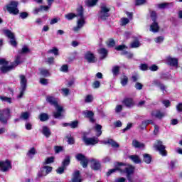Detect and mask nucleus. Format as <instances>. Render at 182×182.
I'll use <instances>...</instances> for the list:
<instances>
[{
    "label": "nucleus",
    "instance_id": "1",
    "mask_svg": "<svg viewBox=\"0 0 182 182\" xmlns=\"http://www.w3.org/2000/svg\"><path fill=\"white\" fill-rule=\"evenodd\" d=\"M117 168L110 169L107 173V176H110L112 173H115L117 170H119L122 173H124L127 174V179L128 182H139V177L134 176V167L130 165H124L123 163H117Z\"/></svg>",
    "mask_w": 182,
    "mask_h": 182
},
{
    "label": "nucleus",
    "instance_id": "2",
    "mask_svg": "<svg viewBox=\"0 0 182 182\" xmlns=\"http://www.w3.org/2000/svg\"><path fill=\"white\" fill-rule=\"evenodd\" d=\"M46 102L55 107L56 111L53 112L54 117L55 119H59V117H61L62 113H63V107H62V105H59V100L51 96H47Z\"/></svg>",
    "mask_w": 182,
    "mask_h": 182
},
{
    "label": "nucleus",
    "instance_id": "3",
    "mask_svg": "<svg viewBox=\"0 0 182 182\" xmlns=\"http://www.w3.org/2000/svg\"><path fill=\"white\" fill-rule=\"evenodd\" d=\"M21 63V56H17L15 62L9 66L8 61H6L4 58L0 59V65H1L0 67V70L2 73H6L7 72L12 70V69H15V68H16V66H18V65H19Z\"/></svg>",
    "mask_w": 182,
    "mask_h": 182
},
{
    "label": "nucleus",
    "instance_id": "4",
    "mask_svg": "<svg viewBox=\"0 0 182 182\" xmlns=\"http://www.w3.org/2000/svg\"><path fill=\"white\" fill-rule=\"evenodd\" d=\"M77 26L73 28L74 32H78V31H80L86 23V18L83 15V7L81 6L77 9Z\"/></svg>",
    "mask_w": 182,
    "mask_h": 182
},
{
    "label": "nucleus",
    "instance_id": "5",
    "mask_svg": "<svg viewBox=\"0 0 182 182\" xmlns=\"http://www.w3.org/2000/svg\"><path fill=\"white\" fill-rule=\"evenodd\" d=\"M110 16V6L106 4H102L98 13V18L101 21H106Z\"/></svg>",
    "mask_w": 182,
    "mask_h": 182
},
{
    "label": "nucleus",
    "instance_id": "6",
    "mask_svg": "<svg viewBox=\"0 0 182 182\" xmlns=\"http://www.w3.org/2000/svg\"><path fill=\"white\" fill-rule=\"evenodd\" d=\"M11 119V109L5 108L0 111V122L4 124L8 123V120Z\"/></svg>",
    "mask_w": 182,
    "mask_h": 182
},
{
    "label": "nucleus",
    "instance_id": "7",
    "mask_svg": "<svg viewBox=\"0 0 182 182\" xmlns=\"http://www.w3.org/2000/svg\"><path fill=\"white\" fill-rule=\"evenodd\" d=\"M7 10L9 14H13V15H18L19 14V10L18 9V3L16 1H11L4 10Z\"/></svg>",
    "mask_w": 182,
    "mask_h": 182
},
{
    "label": "nucleus",
    "instance_id": "8",
    "mask_svg": "<svg viewBox=\"0 0 182 182\" xmlns=\"http://www.w3.org/2000/svg\"><path fill=\"white\" fill-rule=\"evenodd\" d=\"M156 16H157V14H156L155 11H151V18L153 21V23L150 26V31L154 32V33L159 32V31L160 29V27L159 26V23H157V22H156Z\"/></svg>",
    "mask_w": 182,
    "mask_h": 182
},
{
    "label": "nucleus",
    "instance_id": "9",
    "mask_svg": "<svg viewBox=\"0 0 182 182\" xmlns=\"http://www.w3.org/2000/svg\"><path fill=\"white\" fill-rule=\"evenodd\" d=\"M154 147L155 150L159 152L161 156H167V152L166 151V146L163 145V142L158 141L154 145Z\"/></svg>",
    "mask_w": 182,
    "mask_h": 182
},
{
    "label": "nucleus",
    "instance_id": "10",
    "mask_svg": "<svg viewBox=\"0 0 182 182\" xmlns=\"http://www.w3.org/2000/svg\"><path fill=\"white\" fill-rule=\"evenodd\" d=\"M82 141H84L86 146H95L99 143V139L96 137L89 138L86 135L82 136Z\"/></svg>",
    "mask_w": 182,
    "mask_h": 182
},
{
    "label": "nucleus",
    "instance_id": "11",
    "mask_svg": "<svg viewBox=\"0 0 182 182\" xmlns=\"http://www.w3.org/2000/svg\"><path fill=\"white\" fill-rule=\"evenodd\" d=\"M3 32L4 35H6L7 38L10 39V44L11 45V46L16 47L18 43H16V39L15 38V35L14 34V33H12L9 30H4Z\"/></svg>",
    "mask_w": 182,
    "mask_h": 182
},
{
    "label": "nucleus",
    "instance_id": "12",
    "mask_svg": "<svg viewBox=\"0 0 182 182\" xmlns=\"http://www.w3.org/2000/svg\"><path fill=\"white\" fill-rule=\"evenodd\" d=\"M51 171L52 167L46 166L40 169L37 176L38 178H41V177H46V176H48V174H49V173H50Z\"/></svg>",
    "mask_w": 182,
    "mask_h": 182
},
{
    "label": "nucleus",
    "instance_id": "13",
    "mask_svg": "<svg viewBox=\"0 0 182 182\" xmlns=\"http://www.w3.org/2000/svg\"><path fill=\"white\" fill-rule=\"evenodd\" d=\"M0 168L1 171H8L12 168V165H11V161L9 160L0 161Z\"/></svg>",
    "mask_w": 182,
    "mask_h": 182
},
{
    "label": "nucleus",
    "instance_id": "14",
    "mask_svg": "<svg viewBox=\"0 0 182 182\" xmlns=\"http://www.w3.org/2000/svg\"><path fill=\"white\" fill-rule=\"evenodd\" d=\"M116 50H122V55H126L127 58L129 59H131V58H133V53H129L127 51H125V49H127V46L125 45H119L115 48Z\"/></svg>",
    "mask_w": 182,
    "mask_h": 182
},
{
    "label": "nucleus",
    "instance_id": "15",
    "mask_svg": "<svg viewBox=\"0 0 182 182\" xmlns=\"http://www.w3.org/2000/svg\"><path fill=\"white\" fill-rule=\"evenodd\" d=\"M76 159L78 160V161H80V164L84 167V168H86L87 167V164L89 163V161L87 159H86V156H85L82 154H78L76 155Z\"/></svg>",
    "mask_w": 182,
    "mask_h": 182
},
{
    "label": "nucleus",
    "instance_id": "16",
    "mask_svg": "<svg viewBox=\"0 0 182 182\" xmlns=\"http://www.w3.org/2000/svg\"><path fill=\"white\" fill-rule=\"evenodd\" d=\"M84 58L88 63H95V62H96V56L90 51L85 53Z\"/></svg>",
    "mask_w": 182,
    "mask_h": 182
},
{
    "label": "nucleus",
    "instance_id": "17",
    "mask_svg": "<svg viewBox=\"0 0 182 182\" xmlns=\"http://www.w3.org/2000/svg\"><path fill=\"white\" fill-rule=\"evenodd\" d=\"M151 117H154L155 119H159V120H161L163 117H165L166 112H163L160 110H154L151 112Z\"/></svg>",
    "mask_w": 182,
    "mask_h": 182
},
{
    "label": "nucleus",
    "instance_id": "18",
    "mask_svg": "<svg viewBox=\"0 0 182 182\" xmlns=\"http://www.w3.org/2000/svg\"><path fill=\"white\" fill-rule=\"evenodd\" d=\"M166 63L167 65H169V66H174L175 68H177L178 66V60L176 58L167 57Z\"/></svg>",
    "mask_w": 182,
    "mask_h": 182
},
{
    "label": "nucleus",
    "instance_id": "19",
    "mask_svg": "<svg viewBox=\"0 0 182 182\" xmlns=\"http://www.w3.org/2000/svg\"><path fill=\"white\" fill-rule=\"evenodd\" d=\"M91 168L92 170H100V161L96 159H93L90 161Z\"/></svg>",
    "mask_w": 182,
    "mask_h": 182
},
{
    "label": "nucleus",
    "instance_id": "20",
    "mask_svg": "<svg viewBox=\"0 0 182 182\" xmlns=\"http://www.w3.org/2000/svg\"><path fill=\"white\" fill-rule=\"evenodd\" d=\"M19 79H20V88L26 89V86L28 85V79H26V77L23 75H21L19 76Z\"/></svg>",
    "mask_w": 182,
    "mask_h": 182
},
{
    "label": "nucleus",
    "instance_id": "21",
    "mask_svg": "<svg viewBox=\"0 0 182 182\" xmlns=\"http://www.w3.org/2000/svg\"><path fill=\"white\" fill-rule=\"evenodd\" d=\"M82 114L85 117H87V119H90V121L92 123H95V119H93V116L95 114H93V112L85 110L82 112Z\"/></svg>",
    "mask_w": 182,
    "mask_h": 182
},
{
    "label": "nucleus",
    "instance_id": "22",
    "mask_svg": "<svg viewBox=\"0 0 182 182\" xmlns=\"http://www.w3.org/2000/svg\"><path fill=\"white\" fill-rule=\"evenodd\" d=\"M102 144H110L112 147H114L115 149H117L119 147V144L117 142L113 141V139H107V140H104L101 141Z\"/></svg>",
    "mask_w": 182,
    "mask_h": 182
},
{
    "label": "nucleus",
    "instance_id": "23",
    "mask_svg": "<svg viewBox=\"0 0 182 182\" xmlns=\"http://www.w3.org/2000/svg\"><path fill=\"white\" fill-rule=\"evenodd\" d=\"M72 182H82V177L79 171H76L73 174Z\"/></svg>",
    "mask_w": 182,
    "mask_h": 182
},
{
    "label": "nucleus",
    "instance_id": "24",
    "mask_svg": "<svg viewBox=\"0 0 182 182\" xmlns=\"http://www.w3.org/2000/svg\"><path fill=\"white\" fill-rule=\"evenodd\" d=\"M123 103L127 107H133L134 106V102H133V99L132 98L124 99Z\"/></svg>",
    "mask_w": 182,
    "mask_h": 182
},
{
    "label": "nucleus",
    "instance_id": "25",
    "mask_svg": "<svg viewBox=\"0 0 182 182\" xmlns=\"http://www.w3.org/2000/svg\"><path fill=\"white\" fill-rule=\"evenodd\" d=\"M40 75L43 76V77H48L50 76V72H49V70L46 68H40L39 69Z\"/></svg>",
    "mask_w": 182,
    "mask_h": 182
},
{
    "label": "nucleus",
    "instance_id": "26",
    "mask_svg": "<svg viewBox=\"0 0 182 182\" xmlns=\"http://www.w3.org/2000/svg\"><path fill=\"white\" fill-rule=\"evenodd\" d=\"M153 83L155 86H157L158 87H159L161 89V90L163 91L164 93V92H166V86H164V85L161 84V82H160V81L155 80H154Z\"/></svg>",
    "mask_w": 182,
    "mask_h": 182
},
{
    "label": "nucleus",
    "instance_id": "27",
    "mask_svg": "<svg viewBox=\"0 0 182 182\" xmlns=\"http://www.w3.org/2000/svg\"><path fill=\"white\" fill-rule=\"evenodd\" d=\"M60 92L64 97H68L70 95V90L69 88L63 87L60 90Z\"/></svg>",
    "mask_w": 182,
    "mask_h": 182
},
{
    "label": "nucleus",
    "instance_id": "28",
    "mask_svg": "<svg viewBox=\"0 0 182 182\" xmlns=\"http://www.w3.org/2000/svg\"><path fill=\"white\" fill-rule=\"evenodd\" d=\"M132 145L136 149H144V144L139 142L137 140L132 141Z\"/></svg>",
    "mask_w": 182,
    "mask_h": 182
},
{
    "label": "nucleus",
    "instance_id": "29",
    "mask_svg": "<svg viewBox=\"0 0 182 182\" xmlns=\"http://www.w3.org/2000/svg\"><path fill=\"white\" fill-rule=\"evenodd\" d=\"M36 154V149L34 147L31 148L27 153V156L28 157H29V159H33V156H35Z\"/></svg>",
    "mask_w": 182,
    "mask_h": 182
},
{
    "label": "nucleus",
    "instance_id": "30",
    "mask_svg": "<svg viewBox=\"0 0 182 182\" xmlns=\"http://www.w3.org/2000/svg\"><path fill=\"white\" fill-rule=\"evenodd\" d=\"M0 100H1V102H6L9 105L13 103V100L11 97L4 96V95L0 96Z\"/></svg>",
    "mask_w": 182,
    "mask_h": 182
},
{
    "label": "nucleus",
    "instance_id": "31",
    "mask_svg": "<svg viewBox=\"0 0 182 182\" xmlns=\"http://www.w3.org/2000/svg\"><path fill=\"white\" fill-rule=\"evenodd\" d=\"M98 53H100V55H101V59H105V58L107 56V50H106L105 48H100L98 50Z\"/></svg>",
    "mask_w": 182,
    "mask_h": 182
},
{
    "label": "nucleus",
    "instance_id": "32",
    "mask_svg": "<svg viewBox=\"0 0 182 182\" xmlns=\"http://www.w3.org/2000/svg\"><path fill=\"white\" fill-rule=\"evenodd\" d=\"M129 159L136 164H139V163L141 162V161H140V158H139V156L136 155H132L129 156Z\"/></svg>",
    "mask_w": 182,
    "mask_h": 182
},
{
    "label": "nucleus",
    "instance_id": "33",
    "mask_svg": "<svg viewBox=\"0 0 182 182\" xmlns=\"http://www.w3.org/2000/svg\"><path fill=\"white\" fill-rule=\"evenodd\" d=\"M43 134L46 137L50 136V129L48 127H43Z\"/></svg>",
    "mask_w": 182,
    "mask_h": 182
},
{
    "label": "nucleus",
    "instance_id": "34",
    "mask_svg": "<svg viewBox=\"0 0 182 182\" xmlns=\"http://www.w3.org/2000/svg\"><path fill=\"white\" fill-rule=\"evenodd\" d=\"M144 161L146 163V164H150V163H151V156L148 154H144Z\"/></svg>",
    "mask_w": 182,
    "mask_h": 182
},
{
    "label": "nucleus",
    "instance_id": "35",
    "mask_svg": "<svg viewBox=\"0 0 182 182\" xmlns=\"http://www.w3.org/2000/svg\"><path fill=\"white\" fill-rule=\"evenodd\" d=\"M65 17L68 21H72V19H74V18H77V14H75L74 13H69L66 14Z\"/></svg>",
    "mask_w": 182,
    "mask_h": 182
},
{
    "label": "nucleus",
    "instance_id": "36",
    "mask_svg": "<svg viewBox=\"0 0 182 182\" xmlns=\"http://www.w3.org/2000/svg\"><path fill=\"white\" fill-rule=\"evenodd\" d=\"M95 130H96V135L97 136V137L102 136V126L97 124L95 125Z\"/></svg>",
    "mask_w": 182,
    "mask_h": 182
},
{
    "label": "nucleus",
    "instance_id": "37",
    "mask_svg": "<svg viewBox=\"0 0 182 182\" xmlns=\"http://www.w3.org/2000/svg\"><path fill=\"white\" fill-rule=\"evenodd\" d=\"M31 114H29V112H22L20 116V119H21L22 120H28Z\"/></svg>",
    "mask_w": 182,
    "mask_h": 182
},
{
    "label": "nucleus",
    "instance_id": "38",
    "mask_svg": "<svg viewBox=\"0 0 182 182\" xmlns=\"http://www.w3.org/2000/svg\"><path fill=\"white\" fill-rule=\"evenodd\" d=\"M39 119H40L41 122H46V120H48V119H49V116L46 113H43V114H40Z\"/></svg>",
    "mask_w": 182,
    "mask_h": 182
},
{
    "label": "nucleus",
    "instance_id": "39",
    "mask_svg": "<svg viewBox=\"0 0 182 182\" xmlns=\"http://www.w3.org/2000/svg\"><path fill=\"white\" fill-rule=\"evenodd\" d=\"M127 82H129V78L127 77V76L123 75V76L121 77V84H122L123 86H126V85H127Z\"/></svg>",
    "mask_w": 182,
    "mask_h": 182
},
{
    "label": "nucleus",
    "instance_id": "40",
    "mask_svg": "<svg viewBox=\"0 0 182 182\" xmlns=\"http://www.w3.org/2000/svg\"><path fill=\"white\" fill-rule=\"evenodd\" d=\"M122 110H123V105H116V107L114 108L115 113H117V114L122 113Z\"/></svg>",
    "mask_w": 182,
    "mask_h": 182
},
{
    "label": "nucleus",
    "instance_id": "41",
    "mask_svg": "<svg viewBox=\"0 0 182 182\" xmlns=\"http://www.w3.org/2000/svg\"><path fill=\"white\" fill-rule=\"evenodd\" d=\"M26 88H19V94L17 95V99H22L23 97V95H25V91Z\"/></svg>",
    "mask_w": 182,
    "mask_h": 182
},
{
    "label": "nucleus",
    "instance_id": "42",
    "mask_svg": "<svg viewBox=\"0 0 182 182\" xmlns=\"http://www.w3.org/2000/svg\"><path fill=\"white\" fill-rule=\"evenodd\" d=\"M85 103H92L93 102V95H87L85 98Z\"/></svg>",
    "mask_w": 182,
    "mask_h": 182
},
{
    "label": "nucleus",
    "instance_id": "43",
    "mask_svg": "<svg viewBox=\"0 0 182 182\" xmlns=\"http://www.w3.org/2000/svg\"><path fill=\"white\" fill-rule=\"evenodd\" d=\"M77 126H79V121H74L70 122V127L71 129H77Z\"/></svg>",
    "mask_w": 182,
    "mask_h": 182
},
{
    "label": "nucleus",
    "instance_id": "44",
    "mask_svg": "<svg viewBox=\"0 0 182 182\" xmlns=\"http://www.w3.org/2000/svg\"><path fill=\"white\" fill-rule=\"evenodd\" d=\"M70 164V158L69 156H66L64 161H63V166L65 168L68 166V165Z\"/></svg>",
    "mask_w": 182,
    "mask_h": 182
},
{
    "label": "nucleus",
    "instance_id": "45",
    "mask_svg": "<svg viewBox=\"0 0 182 182\" xmlns=\"http://www.w3.org/2000/svg\"><path fill=\"white\" fill-rule=\"evenodd\" d=\"M97 1L99 0H88L87 1V6H95L96 4H97Z\"/></svg>",
    "mask_w": 182,
    "mask_h": 182
},
{
    "label": "nucleus",
    "instance_id": "46",
    "mask_svg": "<svg viewBox=\"0 0 182 182\" xmlns=\"http://www.w3.org/2000/svg\"><path fill=\"white\" fill-rule=\"evenodd\" d=\"M130 46L133 48H139L140 46V42L138 40L134 41L131 43Z\"/></svg>",
    "mask_w": 182,
    "mask_h": 182
},
{
    "label": "nucleus",
    "instance_id": "47",
    "mask_svg": "<svg viewBox=\"0 0 182 182\" xmlns=\"http://www.w3.org/2000/svg\"><path fill=\"white\" fill-rule=\"evenodd\" d=\"M53 161H55V158L53 156H50L45 160L44 164H50V163H53Z\"/></svg>",
    "mask_w": 182,
    "mask_h": 182
},
{
    "label": "nucleus",
    "instance_id": "48",
    "mask_svg": "<svg viewBox=\"0 0 182 182\" xmlns=\"http://www.w3.org/2000/svg\"><path fill=\"white\" fill-rule=\"evenodd\" d=\"M120 70V67L119 66H114L112 68V73L116 76V75H119V72Z\"/></svg>",
    "mask_w": 182,
    "mask_h": 182
},
{
    "label": "nucleus",
    "instance_id": "49",
    "mask_svg": "<svg viewBox=\"0 0 182 182\" xmlns=\"http://www.w3.org/2000/svg\"><path fill=\"white\" fill-rule=\"evenodd\" d=\"M107 45L108 48H113V46H114L116 43H114V40L110 39L107 42Z\"/></svg>",
    "mask_w": 182,
    "mask_h": 182
},
{
    "label": "nucleus",
    "instance_id": "50",
    "mask_svg": "<svg viewBox=\"0 0 182 182\" xmlns=\"http://www.w3.org/2000/svg\"><path fill=\"white\" fill-rule=\"evenodd\" d=\"M50 53H53V55H55V56H58V55H59V50H58V48H54L51 50H49Z\"/></svg>",
    "mask_w": 182,
    "mask_h": 182
},
{
    "label": "nucleus",
    "instance_id": "51",
    "mask_svg": "<svg viewBox=\"0 0 182 182\" xmlns=\"http://www.w3.org/2000/svg\"><path fill=\"white\" fill-rule=\"evenodd\" d=\"M167 6H168V3H161L158 4V8H159V9H164L165 8H167Z\"/></svg>",
    "mask_w": 182,
    "mask_h": 182
},
{
    "label": "nucleus",
    "instance_id": "52",
    "mask_svg": "<svg viewBox=\"0 0 182 182\" xmlns=\"http://www.w3.org/2000/svg\"><path fill=\"white\" fill-rule=\"evenodd\" d=\"M129 22V18H124L121 19V25H122V26H124V25H127Z\"/></svg>",
    "mask_w": 182,
    "mask_h": 182
},
{
    "label": "nucleus",
    "instance_id": "53",
    "mask_svg": "<svg viewBox=\"0 0 182 182\" xmlns=\"http://www.w3.org/2000/svg\"><path fill=\"white\" fill-rule=\"evenodd\" d=\"M156 43H161L164 41V38L163 36L157 37L154 39Z\"/></svg>",
    "mask_w": 182,
    "mask_h": 182
},
{
    "label": "nucleus",
    "instance_id": "54",
    "mask_svg": "<svg viewBox=\"0 0 182 182\" xmlns=\"http://www.w3.org/2000/svg\"><path fill=\"white\" fill-rule=\"evenodd\" d=\"M60 72L66 73V72H68V70H69V67L68 66V65H63L60 68Z\"/></svg>",
    "mask_w": 182,
    "mask_h": 182
},
{
    "label": "nucleus",
    "instance_id": "55",
    "mask_svg": "<svg viewBox=\"0 0 182 182\" xmlns=\"http://www.w3.org/2000/svg\"><path fill=\"white\" fill-rule=\"evenodd\" d=\"M54 150L55 153H60V151H63V147L59 146H55L54 147Z\"/></svg>",
    "mask_w": 182,
    "mask_h": 182
},
{
    "label": "nucleus",
    "instance_id": "56",
    "mask_svg": "<svg viewBox=\"0 0 182 182\" xmlns=\"http://www.w3.org/2000/svg\"><path fill=\"white\" fill-rule=\"evenodd\" d=\"M28 16H29V14L27 12L20 13V18H21V19H26Z\"/></svg>",
    "mask_w": 182,
    "mask_h": 182
},
{
    "label": "nucleus",
    "instance_id": "57",
    "mask_svg": "<svg viewBox=\"0 0 182 182\" xmlns=\"http://www.w3.org/2000/svg\"><path fill=\"white\" fill-rule=\"evenodd\" d=\"M65 171V166H62V167H59L57 170H56V173L58 174H63V172Z\"/></svg>",
    "mask_w": 182,
    "mask_h": 182
},
{
    "label": "nucleus",
    "instance_id": "58",
    "mask_svg": "<svg viewBox=\"0 0 182 182\" xmlns=\"http://www.w3.org/2000/svg\"><path fill=\"white\" fill-rule=\"evenodd\" d=\"M92 87L94 89H99L100 87V82L99 81H95L92 84Z\"/></svg>",
    "mask_w": 182,
    "mask_h": 182
},
{
    "label": "nucleus",
    "instance_id": "59",
    "mask_svg": "<svg viewBox=\"0 0 182 182\" xmlns=\"http://www.w3.org/2000/svg\"><path fill=\"white\" fill-rule=\"evenodd\" d=\"M50 6L49 4H48V6H41V11H49V9H50Z\"/></svg>",
    "mask_w": 182,
    "mask_h": 182
},
{
    "label": "nucleus",
    "instance_id": "60",
    "mask_svg": "<svg viewBox=\"0 0 182 182\" xmlns=\"http://www.w3.org/2000/svg\"><path fill=\"white\" fill-rule=\"evenodd\" d=\"M29 52V48H28V47L24 46L22 48L20 53H28Z\"/></svg>",
    "mask_w": 182,
    "mask_h": 182
},
{
    "label": "nucleus",
    "instance_id": "61",
    "mask_svg": "<svg viewBox=\"0 0 182 182\" xmlns=\"http://www.w3.org/2000/svg\"><path fill=\"white\" fill-rule=\"evenodd\" d=\"M146 4V0H136L135 4L136 5H143Z\"/></svg>",
    "mask_w": 182,
    "mask_h": 182
},
{
    "label": "nucleus",
    "instance_id": "62",
    "mask_svg": "<svg viewBox=\"0 0 182 182\" xmlns=\"http://www.w3.org/2000/svg\"><path fill=\"white\" fill-rule=\"evenodd\" d=\"M176 110L177 112H178L179 113L182 112V103H178L176 105Z\"/></svg>",
    "mask_w": 182,
    "mask_h": 182
},
{
    "label": "nucleus",
    "instance_id": "63",
    "mask_svg": "<svg viewBox=\"0 0 182 182\" xmlns=\"http://www.w3.org/2000/svg\"><path fill=\"white\" fill-rule=\"evenodd\" d=\"M40 83L41 85H48V79H46V78L40 79Z\"/></svg>",
    "mask_w": 182,
    "mask_h": 182
},
{
    "label": "nucleus",
    "instance_id": "64",
    "mask_svg": "<svg viewBox=\"0 0 182 182\" xmlns=\"http://www.w3.org/2000/svg\"><path fill=\"white\" fill-rule=\"evenodd\" d=\"M115 182H126V178L123 177L117 178L115 179Z\"/></svg>",
    "mask_w": 182,
    "mask_h": 182
}]
</instances>
